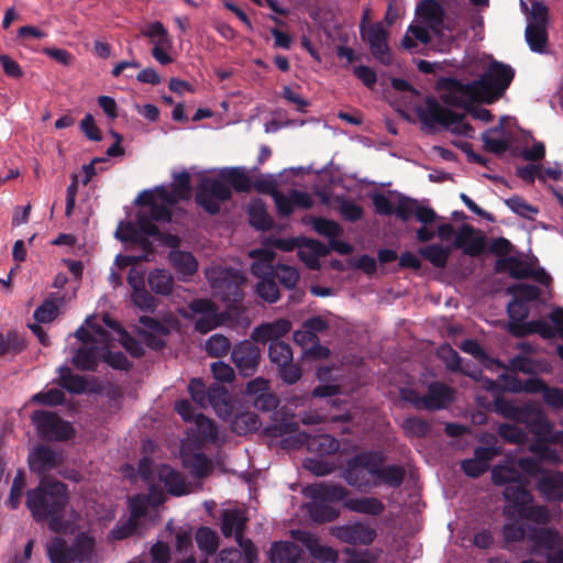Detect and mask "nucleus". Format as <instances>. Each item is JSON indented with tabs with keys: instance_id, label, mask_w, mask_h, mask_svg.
Masks as SVG:
<instances>
[{
	"instance_id": "1",
	"label": "nucleus",
	"mask_w": 563,
	"mask_h": 563,
	"mask_svg": "<svg viewBox=\"0 0 563 563\" xmlns=\"http://www.w3.org/2000/svg\"><path fill=\"white\" fill-rule=\"evenodd\" d=\"M514 78L510 65L493 59L478 79L464 84L453 77H440L435 89L441 91L440 100L446 106H465L471 96H479V102L492 104L505 95Z\"/></svg>"
},
{
	"instance_id": "2",
	"label": "nucleus",
	"mask_w": 563,
	"mask_h": 563,
	"mask_svg": "<svg viewBox=\"0 0 563 563\" xmlns=\"http://www.w3.org/2000/svg\"><path fill=\"white\" fill-rule=\"evenodd\" d=\"M69 496L67 485L59 481L42 479L37 487L26 492V507L37 522L47 521L55 532L66 530L65 508Z\"/></svg>"
},
{
	"instance_id": "3",
	"label": "nucleus",
	"mask_w": 563,
	"mask_h": 563,
	"mask_svg": "<svg viewBox=\"0 0 563 563\" xmlns=\"http://www.w3.org/2000/svg\"><path fill=\"white\" fill-rule=\"evenodd\" d=\"M417 115L423 129L433 133L438 128L451 130L456 135L472 136L473 126L464 122V114L454 112L442 106L434 97H427L424 106L417 108Z\"/></svg>"
},
{
	"instance_id": "4",
	"label": "nucleus",
	"mask_w": 563,
	"mask_h": 563,
	"mask_svg": "<svg viewBox=\"0 0 563 563\" xmlns=\"http://www.w3.org/2000/svg\"><path fill=\"white\" fill-rule=\"evenodd\" d=\"M92 550L93 541L85 536H79L71 544L54 537L46 544L51 563H84L90 559Z\"/></svg>"
},
{
	"instance_id": "5",
	"label": "nucleus",
	"mask_w": 563,
	"mask_h": 563,
	"mask_svg": "<svg viewBox=\"0 0 563 563\" xmlns=\"http://www.w3.org/2000/svg\"><path fill=\"white\" fill-rule=\"evenodd\" d=\"M376 451H362L352 456L344 470L346 483L360 490H366L377 486L373 468L375 466Z\"/></svg>"
},
{
	"instance_id": "6",
	"label": "nucleus",
	"mask_w": 563,
	"mask_h": 563,
	"mask_svg": "<svg viewBox=\"0 0 563 563\" xmlns=\"http://www.w3.org/2000/svg\"><path fill=\"white\" fill-rule=\"evenodd\" d=\"M232 198L230 186L220 178L205 177L196 188L195 200L210 216H216L221 210V203Z\"/></svg>"
},
{
	"instance_id": "7",
	"label": "nucleus",
	"mask_w": 563,
	"mask_h": 563,
	"mask_svg": "<svg viewBox=\"0 0 563 563\" xmlns=\"http://www.w3.org/2000/svg\"><path fill=\"white\" fill-rule=\"evenodd\" d=\"M38 437L46 441H66L74 437L75 429L70 422L57 413L47 410H34L31 416Z\"/></svg>"
},
{
	"instance_id": "8",
	"label": "nucleus",
	"mask_w": 563,
	"mask_h": 563,
	"mask_svg": "<svg viewBox=\"0 0 563 563\" xmlns=\"http://www.w3.org/2000/svg\"><path fill=\"white\" fill-rule=\"evenodd\" d=\"M268 358L277 367L278 377L285 384L294 385L301 378V366L294 362V352L289 343L283 341L269 344Z\"/></svg>"
},
{
	"instance_id": "9",
	"label": "nucleus",
	"mask_w": 563,
	"mask_h": 563,
	"mask_svg": "<svg viewBox=\"0 0 563 563\" xmlns=\"http://www.w3.org/2000/svg\"><path fill=\"white\" fill-rule=\"evenodd\" d=\"M231 361L242 377H252L262 362V350L251 338L242 340L232 346Z\"/></svg>"
},
{
	"instance_id": "10",
	"label": "nucleus",
	"mask_w": 563,
	"mask_h": 563,
	"mask_svg": "<svg viewBox=\"0 0 563 563\" xmlns=\"http://www.w3.org/2000/svg\"><path fill=\"white\" fill-rule=\"evenodd\" d=\"M368 18V10H366L362 18L361 24V36L369 45L372 55L384 65L391 64L390 48L387 44V31L380 23H374L367 29L364 27V23Z\"/></svg>"
},
{
	"instance_id": "11",
	"label": "nucleus",
	"mask_w": 563,
	"mask_h": 563,
	"mask_svg": "<svg viewBox=\"0 0 563 563\" xmlns=\"http://www.w3.org/2000/svg\"><path fill=\"white\" fill-rule=\"evenodd\" d=\"M494 411L503 418L518 423H527L532 417L541 416V408L537 402L528 401L520 406L503 395L494 397Z\"/></svg>"
},
{
	"instance_id": "12",
	"label": "nucleus",
	"mask_w": 563,
	"mask_h": 563,
	"mask_svg": "<svg viewBox=\"0 0 563 563\" xmlns=\"http://www.w3.org/2000/svg\"><path fill=\"white\" fill-rule=\"evenodd\" d=\"M63 462V452L46 444H38L33 448L27 456V463L31 472L37 475H45L60 466Z\"/></svg>"
},
{
	"instance_id": "13",
	"label": "nucleus",
	"mask_w": 563,
	"mask_h": 563,
	"mask_svg": "<svg viewBox=\"0 0 563 563\" xmlns=\"http://www.w3.org/2000/svg\"><path fill=\"white\" fill-rule=\"evenodd\" d=\"M531 554L541 555L561 547V537L555 528L528 525V541Z\"/></svg>"
},
{
	"instance_id": "14",
	"label": "nucleus",
	"mask_w": 563,
	"mask_h": 563,
	"mask_svg": "<svg viewBox=\"0 0 563 563\" xmlns=\"http://www.w3.org/2000/svg\"><path fill=\"white\" fill-rule=\"evenodd\" d=\"M291 328L292 323L288 319L280 318L256 325L252 330L250 338L253 342L263 345L283 342V338L291 331Z\"/></svg>"
},
{
	"instance_id": "15",
	"label": "nucleus",
	"mask_w": 563,
	"mask_h": 563,
	"mask_svg": "<svg viewBox=\"0 0 563 563\" xmlns=\"http://www.w3.org/2000/svg\"><path fill=\"white\" fill-rule=\"evenodd\" d=\"M451 247L462 250L465 255L471 257L479 256L486 247V238L477 233L471 224H463L456 232Z\"/></svg>"
},
{
	"instance_id": "16",
	"label": "nucleus",
	"mask_w": 563,
	"mask_h": 563,
	"mask_svg": "<svg viewBox=\"0 0 563 563\" xmlns=\"http://www.w3.org/2000/svg\"><path fill=\"white\" fill-rule=\"evenodd\" d=\"M333 537L352 545H369L376 538V530L362 523L343 525L331 529Z\"/></svg>"
},
{
	"instance_id": "17",
	"label": "nucleus",
	"mask_w": 563,
	"mask_h": 563,
	"mask_svg": "<svg viewBox=\"0 0 563 563\" xmlns=\"http://www.w3.org/2000/svg\"><path fill=\"white\" fill-rule=\"evenodd\" d=\"M385 455L376 451L373 475L377 486L384 484L390 488H399L406 478V468L399 464L385 465Z\"/></svg>"
},
{
	"instance_id": "18",
	"label": "nucleus",
	"mask_w": 563,
	"mask_h": 563,
	"mask_svg": "<svg viewBox=\"0 0 563 563\" xmlns=\"http://www.w3.org/2000/svg\"><path fill=\"white\" fill-rule=\"evenodd\" d=\"M291 536L306 547L312 559L322 563H335L339 560L338 551L329 545L320 544L319 538L314 533L306 530H294Z\"/></svg>"
},
{
	"instance_id": "19",
	"label": "nucleus",
	"mask_w": 563,
	"mask_h": 563,
	"mask_svg": "<svg viewBox=\"0 0 563 563\" xmlns=\"http://www.w3.org/2000/svg\"><path fill=\"white\" fill-rule=\"evenodd\" d=\"M276 210L279 217L288 218L292 214L295 208L308 210L313 206L311 196L298 189H291L288 195L282 191L276 192L273 197Z\"/></svg>"
},
{
	"instance_id": "20",
	"label": "nucleus",
	"mask_w": 563,
	"mask_h": 563,
	"mask_svg": "<svg viewBox=\"0 0 563 563\" xmlns=\"http://www.w3.org/2000/svg\"><path fill=\"white\" fill-rule=\"evenodd\" d=\"M271 563H314L295 542L276 541L269 550Z\"/></svg>"
},
{
	"instance_id": "21",
	"label": "nucleus",
	"mask_w": 563,
	"mask_h": 563,
	"mask_svg": "<svg viewBox=\"0 0 563 563\" xmlns=\"http://www.w3.org/2000/svg\"><path fill=\"white\" fill-rule=\"evenodd\" d=\"M537 490L548 503L563 501V472L549 471L540 476L536 484Z\"/></svg>"
},
{
	"instance_id": "22",
	"label": "nucleus",
	"mask_w": 563,
	"mask_h": 563,
	"mask_svg": "<svg viewBox=\"0 0 563 563\" xmlns=\"http://www.w3.org/2000/svg\"><path fill=\"white\" fill-rule=\"evenodd\" d=\"M245 283L244 276L236 269H225L220 273L212 286L222 291L228 300L238 302L243 298L241 286Z\"/></svg>"
},
{
	"instance_id": "23",
	"label": "nucleus",
	"mask_w": 563,
	"mask_h": 563,
	"mask_svg": "<svg viewBox=\"0 0 563 563\" xmlns=\"http://www.w3.org/2000/svg\"><path fill=\"white\" fill-rule=\"evenodd\" d=\"M531 266L529 262L512 255L505 258H497L494 271L497 274L508 273L514 279H525L531 274Z\"/></svg>"
},
{
	"instance_id": "24",
	"label": "nucleus",
	"mask_w": 563,
	"mask_h": 563,
	"mask_svg": "<svg viewBox=\"0 0 563 563\" xmlns=\"http://www.w3.org/2000/svg\"><path fill=\"white\" fill-rule=\"evenodd\" d=\"M103 346H81L71 357L73 365L79 371L95 372L99 361H102Z\"/></svg>"
},
{
	"instance_id": "25",
	"label": "nucleus",
	"mask_w": 563,
	"mask_h": 563,
	"mask_svg": "<svg viewBox=\"0 0 563 563\" xmlns=\"http://www.w3.org/2000/svg\"><path fill=\"white\" fill-rule=\"evenodd\" d=\"M207 407L211 406L220 418H227L232 413L231 396L229 390L219 383L209 385Z\"/></svg>"
},
{
	"instance_id": "26",
	"label": "nucleus",
	"mask_w": 563,
	"mask_h": 563,
	"mask_svg": "<svg viewBox=\"0 0 563 563\" xmlns=\"http://www.w3.org/2000/svg\"><path fill=\"white\" fill-rule=\"evenodd\" d=\"M219 178L228 183L236 192H249L252 189V180L244 167H225L219 172Z\"/></svg>"
},
{
	"instance_id": "27",
	"label": "nucleus",
	"mask_w": 563,
	"mask_h": 563,
	"mask_svg": "<svg viewBox=\"0 0 563 563\" xmlns=\"http://www.w3.org/2000/svg\"><path fill=\"white\" fill-rule=\"evenodd\" d=\"M504 134L505 128L503 122L483 132L481 140L483 141L484 150L496 155L507 152L510 144Z\"/></svg>"
},
{
	"instance_id": "28",
	"label": "nucleus",
	"mask_w": 563,
	"mask_h": 563,
	"mask_svg": "<svg viewBox=\"0 0 563 563\" xmlns=\"http://www.w3.org/2000/svg\"><path fill=\"white\" fill-rule=\"evenodd\" d=\"M452 401V388L444 383L433 382L428 386L426 394V409L439 410Z\"/></svg>"
},
{
	"instance_id": "29",
	"label": "nucleus",
	"mask_w": 563,
	"mask_h": 563,
	"mask_svg": "<svg viewBox=\"0 0 563 563\" xmlns=\"http://www.w3.org/2000/svg\"><path fill=\"white\" fill-rule=\"evenodd\" d=\"M416 14L430 27H438L443 24L444 10L435 0H422L417 4Z\"/></svg>"
},
{
	"instance_id": "30",
	"label": "nucleus",
	"mask_w": 563,
	"mask_h": 563,
	"mask_svg": "<svg viewBox=\"0 0 563 563\" xmlns=\"http://www.w3.org/2000/svg\"><path fill=\"white\" fill-rule=\"evenodd\" d=\"M504 498L512 505V508L520 512V509L529 506V504L533 503L534 497L529 489L525 487L522 479L520 483H515L512 485H507L503 492Z\"/></svg>"
},
{
	"instance_id": "31",
	"label": "nucleus",
	"mask_w": 563,
	"mask_h": 563,
	"mask_svg": "<svg viewBox=\"0 0 563 563\" xmlns=\"http://www.w3.org/2000/svg\"><path fill=\"white\" fill-rule=\"evenodd\" d=\"M460 349L476 358L485 368L493 371L495 367L505 368L503 362L489 356L482 345L474 339L462 341Z\"/></svg>"
},
{
	"instance_id": "32",
	"label": "nucleus",
	"mask_w": 563,
	"mask_h": 563,
	"mask_svg": "<svg viewBox=\"0 0 563 563\" xmlns=\"http://www.w3.org/2000/svg\"><path fill=\"white\" fill-rule=\"evenodd\" d=\"M64 300V295L55 292L49 294L42 305L35 309L33 318L38 323L52 322L57 317L59 306L63 305Z\"/></svg>"
},
{
	"instance_id": "33",
	"label": "nucleus",
	"mask_w": 563,
	"mask_h": 563,
	"mask_svg": "<svg viewBox=\"0 0 563 563\" xmlns=\"http://www.w3.org/2000/svg\"><path fill=\"white\" fill-rule=\"evenodd\" d=\"M343 506L351 511L378 516L385 510L384 503L376 497H356L344 500Z\"/></svg>"
},
{
	"instance_id": "34",
	"label": "nucleus",
	"mask_w": 563,
	"mask_h": 563,
	"mask_svg": "<svg viewBox=\"0 0 563 563\" xmlns=\"http://www.w3.org/2000/svg\"><path fill=\"white\" fill-rule=\"evenodd\" d=\"M159 479L164 483L167 492L173 496H183L188 494V488L183 474L168 465H164L159 471Z\"/></svg>"
},
{
	"instance_id": "35",
	"label": "nucleus",
	"mask_w": 563,
	"mask_h": 563,
	"mask_svg": "<svg viewBox=\"0 0 563 563\" xmlns=\"http://www.w3.org/2000/svg\"><path fill=\"white\" fill-rule=\"evenodd\" d=\"M250 224L258 231H269L274 227V220L266 210L262 200L253 201L249 207Z\"/></svg>"
},
{
	"instance_id": "36",
	"label": "nucleus",
	"mask_w": 563,
	"mask_h": 563,
	"mask_svg": "<svg viewBox=\"0 0 563 563\" xmlns=\"http://www.w3.org/2000/svg\"><path fill=\"white\" fill-rule=\"evenodd\" d=\"M422 258L431 263L437 268H445L448 260L452 253L451 246H443L439 243H432L419 249Z\"/></svg>"
},
{
	"instance_id": "37",
	"label": "nucleus",
	"mask_w": 563,
	"mask_h": 563,
	"mask_svg": "<svg viewBox=\"0 0 563 563\" xmlns=\"http://www.w3.org/2000/svg\"><path fill=\"white\" fill-rule=\"evenodd\" d=\"M59 377L57 384L70 394L80 395L86 391L88 383L85 377L74 374L68 366L58 368Z\"/></svg>"
},
{
	"instance_id": "38",
	"label": "nucleus",
	"mask_w": 563,
	"mask_h": 563,
	"mask_svg": "<svg viewBox=\"0 0 563 563\" xmlns=\"http://www.w3.org/2000/svg\"><path fill=\"white\" fill-rule=\"evenodd\" d=\"M261 427L260 417L252 411L236 413L231 421V430L238 435L256 432Z\"/></svg>"
},
{
	"instance_id": "39",
	"label": "nucleus",
	"mask_w": 563,
	"mask_h": 563,
	"mask_svg": "<svg viewBox=\"0 0 563 563\" xmlns=\"http://www.w3.org/2000/svg\"><path fill=\"white\" fill-rule=\"evenodd\" d=\"M147 283L153 292L161 296H168L173 291L174 278L172 274L165 269L155 268L150 272Z\"/></svg>"
},
{
	"instance_id": "40",
	"label": "nucleus",
	"mask_w": 563,
	"mask_h": 563,
	"mask_svg": "<svg viewBox=\"0 0 563 563\" xmlns=\"http://www.w3.org/2000/svg\"><path fill=\"white\" fill-rule=\"evenodd\" d=\"M246 519L239 509H227L222 512L221 532L225 538H230L233 533L244 532Z\"/></svg>"
},
{
	"instance_id": "41",
	"label": "nucleus",
	"mask_w": 563,
	"mask_h": 563,
	"mask_svg": "<svg viewBox=\"0 0 563 563\" xmlns=\"http://www.w3.org/2000/svg\"><path fill=\"white\" fill-rule=\"evenodd\" d=\"M308 512L314 522L323 523L334 520L339 517L340 510L330 503L321 499H312L307 506Z\"/></svg>"
},
{
	"instance_id": "42",
	"label": "nucleus",
	"mask_w": 563,
	"mask_h": 563,
	"mask_svg": "<svg viewBox=\"0 0 563 563\" xmlns=\"http://www.w3.org/2000/svg\"><path fill=\"white\" fill-rule=\"evenodd\" d=\"M347 494L349 490L341 485L320 484L311 487V498L327 503L343 500Z\"/></svg>"
},
{
	"instance_id": "43",
	"label": "nucleus",
	"mask_w": 563,
	"mask_h": 563,
	"mask_svg": "<svg viewBox=\"0 0 563 563\" xmlns=\"http://www.w3.org/2000/svg\"><path fill=\"white\" fill-rule=\"evenodd\" d=\"M169 261L177 273L183 276H192L198 269L197 260L189 252L173 251L169 254Z\"/></svg>"
},
{
	"instance_id": "44",
	"label": "nucleus",
	"mask_w": 563,
	"mask_h": 563,
	"mask_svg": "<svg viewBox=\"0 0 563 563\" xmlns=\"http://www.w3.org/2000/svg\"><path fill=\"white\" fill-rule=\"evenodd\" d=\"M526 41L530 49L534 53H544L549 41L548 30L542 25L528 24L525 32Z\"/></svg>"
},
{
	"instance_id": "45",
	"label": "nucleus",
	"mask_w": 563,
	"mask_h": 563,
	"mask_svg": "<svg viewBox=\"0 0 563 563\" xmlns=\"http://www.w3.org/2000/svg\"><path fill=\"white\" fill-rule=\"evenodd\" d=\"M518 516L542 527L552 521L551 511L545 505H533L532 503L520 509Z\"/></svg>"
},
{
	"instance_id": "46",
	"label": "nucleus",
	"mask_w": 563,
	"mask_h": 563,
	"mask_svg": "<svg viewBox=\"0 0 563 563\" xmlns=\"http://www.w3.org/2000/svg\"><path fill=\"white\" fill-rule=\"evenodd\" d=\"M195 424L197 428L198 438L203 442L213 443L218 439V428L213 420L205 416L203 413H198L195 416Z\"/></svg>"
},
{
	"instance_id": "47",
	"label": "nucleus",
	"mask_w": 563,
	"mask_h": 563,
	"mask_svg": "<svg viewBox=\"0 0 563 563\" xmlns=\"http://www.w3.org/2000/svg\"><path fill=\"white\" fill-rule=\"evenodd\" d=\"M198 548L208 555L214 554L219 547L218 534L209 527H200L196 532Z\"/></svg>"
},
{
	"instance_id": "48",
	"label": "nucleus",
	"mask_w": 563,
	"mask_h": 563,
	"mask_svg": "<svg viewBox=\"0 0 563 563\" xmlns=\"http://www.w3.org/2000/svg\"><path fill=\"white\" fill-rule=\"evenodd\" d=\"M206 352L211 357H222L227 355L231 350V341L223 334H213L207 341L205 345Z\"/></svg>"
},
{
	"instance_id": "49",
	"label": "nucleus",
	"mask_w": 563,
	"mask_h": 563,
	"mask_svg": "<svg viewBox=\"0 0 563 563\" xmlns=\"http://www.w3.org/2000/svg\"><path fill=\"white\" fill-rule=\"evenodd\" d=\"M401 427L407 437L426 438L431 431L430 422L419 417L406 418Z\"/></svg>"
},
{
	"instance_id": "50",
	"label": "nucleus",
	"mask_w": 563,
	"mask_h": 563,
	"mask_svg": "<svg viewBox=\"0 0 563 563\" xmlns=\"http://www.w3.org/2000/svg\"><path fill=\"white\" fill-rule=\"evenodd\" d=\"M298 429L299 423L295 420V416L291 415L289 419L283 418L267 426L265 428V433L272 438H280L286 434L295 433Z\"/></svg>"
},
{
	"instance_id": "51",
	"label": "nucleus",
	"mask_w": 563,
	"mask_h": 563,
	"mask_svg": "<svg viewBox=\"0 0 563 563\" xmlns=\"http://www.w3.org/2000/svg\"><path fill=\"white\" fill-rule=\"evenodd\" d=\"M309 446L321 456L333 455L339 451L340 442L330 434H320L312 439Z\"/></svg>"
},
{
	"instance_id": "52",
	"label": "nucleus",
	"mask_w": 563,
	"mask_h": 563,
	"mask_svg": "<svg viewBox=\"0 0 563 563\" xmlns=\"http://www.w3.org/2000/svg\"><path fill=\"white\" fill-rule=\"evenodd\" d=\"M275 282L277 280L284 288L294 289L299 280V273L296 268L277 264L273 274Z\"/></svg>"
},
{
	"instance_id": "53",
	"label": "nucleus",
	"mask_w": 563,
	"mask_h": 563,
	"mask_svg": "<svg viewBox=\"0 0 563 563\" xmlns=\"http://www.w3.org/2000/svg\"><path fill=\"white\" fill-rule=\"evenodd\" d=\"M492 479L495 485H512L520 483L522 479L521 474L514 467L495 466L492 471Z\"/></svg>"
},
{
	"instance_id": "54",
	"label": "nucleus",
	"mask_w": 563,
	"mask_h": 563,
	"mask_svg": "<svg viewBox=\"0 0 563 563\" xmlns=\"http://www.w3.org/2000/svg\"><path fill=\"white\" fill-rule=\"evenodd\" d=\"M507 294L514 295L515 298H519V300L527 303L538 300L541 296V290L534 285L519 283L509 286Z\"/></svg>"
},
{
	"instance_id": "55",
	"label": "nucleus",
	"mask_w": 563,
	"mask_h": 563,
	"mask_svg": "<svg viewBox=\"0 0 563 563\" xmlns=\"http://www.w3.org/2000/svg\"><path fill=\"white\" fill-rule=\"evenodd\" d=\"M311 222L313 230L318 234L329 238V241L333 238H338L343 232L342 227L330 219L311 217Z\"/></svg>"
},
{
	"instance_id": "56",
	"label": "nucleus",
	"mask_w": 563,
	"mask_h": 563,
	"mask_svg": "<svg viewBox=\"0 0 563 563\" xmlns=\"http://www.w3.org/2000/svg\"><path fill=\"white\" fill-rule=\"evenodd\" d=\"M258 297L269 303H275L280 298L278 284L273 277L261 279L256 285Z\"/></svg>"
},
{
	"instance_id": "57",
	"label": "nucleus",
	"mask_w": 563,
	"mask_h": 563,
	"mask_svg": "<svg viewBox=\"0 0 563 563\" xmlns=\"http://www.w3.org/2000/svg\"><path fill=\"white\" fill-rule=\"evenodd\" d=\"M32 401L43 406L55 407L66 401L65 393L58 388L42 390L32 396Z\"/></svg>"
},
{
	"instance_id": "58",
	"label": "nucleus",
	"mask_w": 563,
	"mask_h": 563,
	"mask_svg": "<svg viewBox=\"0 0 563 563\" xmlns=\"http://www.w3.org/2000/svg\"><path fill=\"white\" fill-rule=\"evenodd\" d=\"M505 205L516 214L522 218H531V216L539 212L538 208L530 205L525 198L520 196H512L505 199Z\"/></svg>"
},
{
	"instance_id": "59",
	"label": "nucleus",
	"mask_w": 563,
	"mask_h": 563,
	"mask_svg": "<svg viewBox=\"0 0 563 563\" xmlns=\"http://www.w3.org/2000/svg\"><path fill=\"white\" fill-rule=\"evenodd\" d=\"M102 361L114 369L130 371L133 366L123 352H112L107 346H103Z\"/></svg>"
},
{
	"instance_id": "60",
	"label": "nucleus",
	"mask_w": 563,
	"mask_h": 563,
	"mask_svg": "<svg viewBox=\"0 0 563 563\" xmlns=\"http://www.w3.org/2000/svg\"><path fill=\"white\" fill-rule=\"evenodd\" d=\"M25 487V474L19 470L13 478L7 505L10 509H16L20 505L23 489Z\"/></svg>"
},
{
	"instance_id": "61",
	"label": "nucleus",
	"mask_w": 563,
	"mask_h": 563,
	"mask_svg": "<svg viewBox=\"0 0 563 563\" xmlns=\"http://www.w3.org/2000/svg\"><path fill=\"white\" fill-rule=\"evenodd\" d=\"M501 534L506 544L528 541V526L505 523Z\"/></svg>"
},
{
	"instance_id": "62",
	"label": "nucleus",
	"mask_w": 563,
	"mask_h": 563,
	"mask_svg": "<svg viewBox=\"0 0 563 563\" xmlns=\"http://www.w3.org/2000/svg\"><path fill=\"white\" fill-rule=\"evenodd\" d=\"M498 434L504 441L511 444H523L527 439V434L521 428L509 423H501L498 427Z\"/></svg>"
},
{
	"instance_id": "63",
	"label": "nucleus",
	"mask_w": 563,
	"mask_h": 563,
	"mask_svg": "<svg viewBox=\"0 0 563 563\" xmlns=\"http://www.w3.org/2000/svg\"><path fill=\"white\" fill-rule=\"evenodd\" d=\"M132 302L145 312H154L157 308V300L145 289L139 288L132 291Z\"/></svg>"
},
{
	"instance_id": "64",
	"label": "nucleus",
	"mask_w": 563,
	"mask_h": 563,
	"mask_svg": "<svg viewBox=\"0 0 563 563\" xmlns=\"http://www.w3.org/2000/svg\"><path fill=\"white\" fill-rule=\"evenodd\" d=\"M439 355L445 363L449 371L453 373H460L463 371V360L450 344L442 345L439 350Z\"/></svg>"
}]
</instances>
